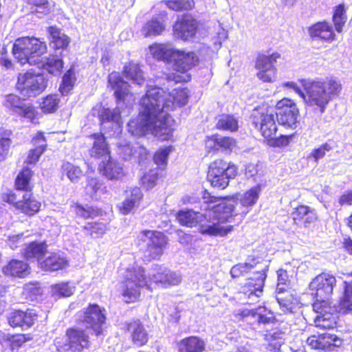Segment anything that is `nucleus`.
<instances>
[{
    "label": "nucleus",
    "mask_w": 352,
    "mask_h": 352,
    "mask_svg": "<svg viewBox=\"0 0 352 352\" xmlns=\"http://www.w3.org/2000/svg\"><path fill=\"white\" fill-rule=\"evenodd\" d=\"M188 91L178 87L166 93L159 87L148 86L140 100V112L137 119L128 123V130L133 135L151 133L162 140H168L173 130L174 120L169 112L188 102Z\"/></svg>",
    "instance_id": "1"
},
{
    "label": "nucleus",
    "mask_w": 352,
    "mask_h": 352,
    "mask_svg": "<svg viewBox=\"0 0 352 352\" xmlns=\"http://www.w3.org/2000/svg\"><path fill=\"white\" fill-rule=\"evenodd\" d=\"M231 201L219 203L210 208L206 209L204 214L196 212L192 210H180L177 219L183 226L193 227L199 224V231L202 234L224 236L230 232L233 226L226 225L231 217L233 209Z\"/></svg>",
    "instance_id": "2"
},
{
    "label": "nucleus",
    "mask_w": 352,
    "mask_h": 352,
    "mask_svg": "<svg viewBox=\"0 0 352 352\" xmlns=\"http://www.w3.org/2000/svg\"><path fill=\"white\" fill-rule=\"evenodd\" d=\"M305 93L294 82H285L283 87L292 89L314 110L322 114L329 103L342 90L340 81L333 78L302 80Z\"/></svg>",
    "instance_id": "3"
},
{
    "label": "nucleus",
    "mask_w": 352,
    "mask_h": 352,
    "mask_svg": "<svg viewBox=\"0 0 352 352\" xmlns=\"http://www.w3.org/2000/svg\"><path fill=\"white\" fill-rule=\"evenodd\" d=\"M266 267L258 257L250 256L246 261L234 265L230 270V275L232 278H238L253 272V275L250 277L242 287V293L248 304H254L258 300L263 292L265 280L266 278Z\"/></svg>",
    "instance_id": "4"
},
{
    "label": "nucleus",
    "mask_w": 352,
    "mask_h": 352,
    "mask_svg": "<svg viewBox=\"0 0 352 352\" xmlns=\"http://www.w3.org/2000/svg\"><path fill=\"white\" fill-rule=\"evenodd\" d=\"M45 42L35 37H22L17 38L12 47L14 58L21 65L38 64L41 57L47 52Z\"/></svg>",
    "instance_id": "5"
},
{
    "label": "nucleus",
    "mask_w": 352,
    "mask_h": 352,
    "mask_svg": "<svg viewBox=\"0 0 352 352\" xmlns=\"http://www.w3.org/2000/svg\"><path fill=\"white\" fill-rule=\"evenodd\" d=\"M261 192V187L259 186H254L243 194L240 195V197L237 199L239 200V209H236L235 205H238L239 203L236 201V199L232 197L230 199H222L220 197H215L210 195V192L205 190L203 193V199L205 204H212L214 203H217L221 201L220 203H225L228 201H232L233 204V209L232 212H230L231 217L230 219V221H227V223H230L232 221V219L234 216L241 214L243 216L247 214L250 208L256 203Z\"/></svg>",
    "instance_id": "6"
},
{
    "label": "nucleus",
    "mask_w": 352,
    "mask_h": 352,
    "mask_svg": "<svg viewBox=\"0 0 352 352\" xmlns=\"http://www.w3.org/2000/svg\"><path fill=\"white\" fill-rule=\"evenodd\" d=\"M124 281L121 285V293L123 300L127 302L137 301L140 296V289L144 286L148 287L144 270L142 267L135 266L126 270Z\"/></svg>",
    "instance_id": "7"
},
{
    "label": "nucleus",
    "mask_w": 352,
    "mask_h": 352,
    "mask_svg": "<svg viewBox=\"0 0 352 352\" xmlns=\"http://www.w3.org/2000/svg\"><path fill=\"white\" fill-rule=\"evenodd\" d=\"M47 86V79L43 74L33 70L19 73L16 89L25 98L36 97L41 94Z\"/></svg>",
    "instance_id": "8"
},
{
    "label": "nucleus",
    "mask_w": 352,
    "mask_h": 352,
    "mask_svg": "<svg viewBox=\"0 0 352 352\" xmlns=\"http://www.w3.org/2000/svg\"><path fill=\"white\" fill-rule=\"evenodd\" d=\"M89 338L86 330L80 327L69 328L66 337L57 338L54 345L58 352H82L89 348Z\"/></svg>",
    "instance_id": "9"
},
{
    "label": "nucleus",
    "mask_w": 352,
    "mask_h": 352,
    "mask_svg": "<svg viewBox=\"0 0 352 352\" xmlns=\"http://www.w3.org/2000/svg\"><path fill=\"white\" fill-rule=\"evenodd\" d=\"M104 311L96 304H90L76 314V322L87 329H91L96 336H99L102 333V325L106 320Z\"/></svg>",
    "instance_id": "10"
},
{
    "label": "nucleus",
    "mask_w": 352,
    "mask_h": 352,
    "mask_svg": "<svg viewBox=\"0 0 352 352\" xmlns=\"http://www.w3.org/2000/svg\"><path fill=\"white\" fill-rule=\"evenodd\" d=\"M236 175V167L228 164L222 160L214 161L209 166L207 178L211 186L214 188L224 189L229 180Z\"/></svg>",
    "instance_id": "11"
},
{
    "label": "nucleus",
    "mask_w": 352,
    "mask_h": 352,
    "mask_svg": "<svg viewBox=\"0 0 352 352\" xmlns=\"http://www.w3.org/2000/svg\"><path fill=\"white\" fill-rule=\"evenodd\" d=\"M172 61L174 70L183 75L173 74L168 76V79L175 82H187L190 77L186 73L198 63L199 58L193 52H186L176 50Z\"/></svg>",
    "instance_id": "12"
},
{
    "label": "nucleus",
    "mask_w": 352,
    "mask_h": 352,
    "mask_svg": "<svg viewBox=\"0 0 352 352\" xmlns=\"http://www.w3.org/2000/svg\"><path fill=\"white\" fill-rule=\"evenodd\" d=\"M336 285V277L331 274L321 273L315 277L309 283L310 294L316 298L315 302L328 305L327 300L331 296Z\"/></svg>",
    "instance_id": "13"
},
{
    "label": "nucleus",
    "mask_w": 352,
    "mask_h": 352,
    "mask_svg": "<svg viewBox=\"0 0 352 352\" xmlns=\"http://www.w3.org/2000/svg\"><path fill=\"white\" fill-rule=\"evenodd\" d=\"M253 124L259 129L262 135L265 138H277V126L275 122V114L272 109L261 108L252 114Z\"/></svg>",
    "instance_id": "14"
},
{
    "label": "nucleus",
    "mask_w": 352,
    "mask_h": 352,
    "mask_svg": "<svg viewBox=\"0 0 352 352\" xmlns=\"http://www.w3.org/2000/svg\"><path fill=\"white\" fill-rule=\"evenodd\" d=\"M138 239L146 244L149 260L159 258L167 243L166 237L163 233L153 230H142L138 234Z\"/></svg>",
    "instance_id": "15"
},
{
    "label": "nucleus",
    "mask_w": 352,
    "mask_h": 352,
    "mask_svg": "<svg viewBox=\"0 0 352 352\" xmlns=\"http://www.w3.org/2000/svg\"><path fill=\"white\" fill-rule=\"evenodd\" d=\"M277 111L274 113L278 123L285 127L293 128L297 122L298 110L290 99L283 98L276 104Z\"/></svg>",
    "instance_id": "16"
},
{
    "label": "nucleus",
    "mask_w": 352,
    "mask_h": 352,
    "mask_svg": "<svg viewBox=\"0 0 352 352\" xmlns=\"http://www.w3.org/2000/svg\"><path fill=\"white\" fill-rule=\"evenodd\" d=\"M280 57L277 53L270 56L263 54L258 56L255 64V68L258 70L256 76L261 80L266 82H271L275 80L276 77V69L274 63Z\"/></svg>",
    "instance_id": "17"
},
{
    "label": "nucleus",
    "mask_w": 352,
    "mask_h": 352,
    "mask_svg": "<svg viewBox=\"0 0 352 352\" xmlns=\"http://www.w3.org/2000/svg\"><path fill=\"white\" fill-rule=\"evenodd\" d=\"M3 105L12 111V113L17 114L32 122H35L36 113L34 108L30 104L24 103L19 96L14 94L6 95L4 98Z\"/></svg>",
    "instance_id": "18"
},
{
    "label": "nucleus",
    "mask_w": 352,
    "mask_h": 352,
    "mask_svg": "<svg viewBox=\"0 0 352 352\" xmlns=\"http://www.w3.org/2000/svg\"><path fill=\"white\" fill-rule=\"evenodd\" d=\"M342 342L339 337L331 333L313 335L307 339V343L311 349L322 351H333L339 347Z\"/></svg>",
    "instance_id": "19"
},
{
    "label": "nucleus",
    "mask_w": 352,
    "mask_h": 352,
    "mask_svg": "<svg viewBox=\"0 0 352 352\" xmlns=\"http://www.w3.org/2000/svg\"><path fill=\"white\" fill-rule=\"evenodd\" d=\"M197 30V21L190 16H185L177 21L173 26V34L177 38L190 41Z\"/></svg>",
    "instance_id": "20"
},
{
    "label": "nucleus",
    "mask_w": 352,
    "mask_h": 352,
    "mask_svg": "<svg viewBox=\"0 0 352 352\" xmlns=\"http://www.w3.org/2000/svg\"><path fill=\"white\" fill-rule=\"evenodd\" d=\"M109 85L115 91V96L118 100L129 103L133 102L135 98L130 94L129 84L124 81L118 72H112L109 75Z\"/></svg>",
    "instance_id": "21"
},
{
    "label": "nucleus",
    "mask_w": 352,
    "mask_h": 352,
    "mask_svg": "<svg viewBox=\"0 0 352 352\" xmlns=\"http://www.w3.org/2000/svg\"><path fill=\"white\" fill-rule=\"evenodd\" d=\"M149 276L150 280L155 283H160L165 287L178 285L182 280L181 276L176 272L157 265L153 267V272L149 274Z\"/></svg>",
    "instance_id": "22"
},
{
    "label": "nucleus",
    "mask_w": 352,
    "mask_h": 352,
    "mask_svg": "<svg viewBox=\"0 0 352 352\" xmlns=\"http://www.w3.org/2000/svg\"><path fill=\"white\" fill-rule=\"evenodd\" d=\"M100 120L104 129H112L113 135H118L121 133L122 122L120 112L118 109H103L100 114Z\"/></svg>",
    "instance_id": "23"
},
{
    "label": "nucleus",
    "mask_w": 352,
    "mask_h": 352,
    "mask_svg": "<svg viewBox=\"0 0 352 352\" xmlns=\"http://www.w3.org/2000/svg\"><path fill=\"white\" fill-rule=\"evenodd\" d=\"M313 308L315 311L319 314L314 320L315 325L317 327L324 329H331L336 325V317L333 314L328 313L331 309L327 305H321L320 302H314Z\"/></svg>",
    "instance_id": "24"
},
{
    "label": "nucleus",
    "mask_w": 352,
    "mask_h": 352,
    "mask_svg": "<svg viewBox=\"0 0 352 352\" xmlns=\"http://www.w3.org/2000/svg\"><path fill=\"white\" fill-rule=\"evenodd\" d=\"M308 34L314 40L331 42L336 39V34L333 28L327 21L316 23L308 28Z\"/></svg>",
    "instance_id": "25"
},
{
    "label": "nucleus",
    "mask_w": 352,
    "mask_h": 352,
    "mask_svg": "<svg viewBox=\"0 0 352 352\" xmlns=\"http://www.w3.org/2000/svg\"><path fill=\"white\" fill-rule=\"evenodd\" d=\"M37 315L32 309H28L26 311L16 310L10 314L8 320L12 327L29 328L34 324Z\"/></svg>",
    "instance_id": "26"
},
{
    "label": "nucleus",
    "mask_w": 352,
    "mask_h": 352,
    "mask_svg": "<svg viewBox=\"0 0 352 352\" xmlns=\"http://www.w3.org/2000/svg\"><path fill=\"white\" fill-rule=\"evenodd\" d=\"M143 199L140 188L135 187L126 191L125 199L119 205V210L122 214H128L139 208Z\"/></svg>",
    "instance_id": "27"
},
{
    "label": "nucleus",
    "mask_w": 352,
    "mask_h": 352,
    "mask_svg": "<svg viewBox=\"0 0 352 352\" xmlns=\"http://www.w3.org/2000/svg\"><path fill=\"white\" fill-rule=\"evenodd\" d=\"M99 168L101 174L110 180H118L124 175L122 164L110 156L101 162Z\"/></svg>",
    "instance_id": "28"
},
{
    "label": "nucleus",
    "mask_w": 352,
    "mask_h": 352,
    "mask_svg": "<svg viewBox=\"0 0 352 352\" xmlns=\"http://www.w3.org/2000/svg\"><path fill=\"white\" fill-rule=\"evenodd\" d=\"M89 140L92 142V147L89 150V154L91 157L99 159L107 158L110 156L109 148L104 135L94 133L89 137Z\"/></svg>",
    "instance_id": "29"
},
{
    "label": "nucleus",
    "mask_w": 352,
    "mask_h": 352,
    "mask_svg": "<svg viewBox=\"0 0 352 352\" xmlns=\"http://www.w3.org/2000/svg\"><path fill=\"white\" fill-rule=\"evenodd\" d=\"M41 206L38 201L30 192H25L23 198L16 204V209L28 216H33L36 214Z\"/></svg>",
    "instance_id": "30"
},
{
    "label": "nucleus",
    "mask_w": 352,
    "mask_h": 352,
    "mask_svg": "<svg viewBox=\"0 0 352 352\" xmlns=\"http://www.w3.org/2000/svg\"><path fill=\"white\" fill-rule=\"evenodd\" d=\"M67 265V260L63 253H52L45 259L39 260V267L45 271H57Z\"/></svg>",
    "instance_id": "31"
},
{
    "label": "nucleus",
    "mask_w": 352,
    "mask_h": 352,
    "mask_svg": "<svg viewBox=\"0 0 352 352\" xmlns=\"http://www.w3.org/2000/svg\"><path fill=\"white\" fill-rule=\"evenodd\" d=\"M243 317L252 316L258 324H272L276 318L273 312L265 307H258L255 310H243L241 313Z\"/></svg>",
    "instance_id": "32"
},
{
    "label": "nucleus",
    "mask_w": 352,
    "mask_h": 352,
    "mask_svg": "<svg viewBox=\"0 0 352 352\" xmlns=\"http://www.w3.org/2000/svg\"><path fill=\"white\" fill-rule=\"evenodd\" d=\"M177 345L179 352H203L206 342L197 336H190L180 340Z\"/></svg>",
    "instance_id": "33"
},
{
    "label": "nucleus",
    "mask_w": 352,
    "mask_h": 352,
    "mask_svg": "<svg viewBox=\"0 0 352 352\" xmlns=\"http://www.w3.org/2000/svg\"><path fill=\"white\" fill-rule=\"evenodd\" d=\"M3 271L6 275L19 278H24L30 272L29 265L26 263L15 259L10 261L3 267Z\"/></svg>",
    "instance_id": "34"
},
{
    "label": "nucleus",
    "mask_w": 352,
    "mask_h": 352,
    "mask_svg": "<svg viewBox=\"0 0 352 352\" xmlns=\"http://www.w3.org/2000/svg\"><path fill=\"white\" fill-rule=\"evenodd\" d=\"M128 330L131 332L133 342L139 346L148 341V335L144 326L140 321H133L129 324Z\"/></svg>",
    "instance_id": "35"
},
{
    "label": "nucleus",
    "mask_w": 352,
    "mask_h": 352,
    "mask_svg": "<svg viewBox=\"0 0 352 352\" xmlns=\"http://www.w3.org/2000/svg\"><path fill=\"white\" fill-rule=\"evenodd\" d=\"M285 333L280 329H272L265 336L267 349L270 351H278L284 344Z\"/></svg>",
    "instance_id": "36"
},
{
    "label": "nucleus",
    "mask_w": 352,
    "mask_h": 352,
    "mask_svg": "<svg viewBox=\"0 0 352 352\" xmlns=\"http://www.w3.org/2000/svg\"><path fill=\"white\" fill-rule=\"evenodd\" d=\"M176 50L167 44H155L150 46V52L157 60L171 62Z\"/></svg>",
    "instance_id": "37"
},
{
    "label": "nucleus",
    "mask_w": 352,
    "mask_h": 352,
    "mask_svg": "<svg viewBox=\"0 0 352 352\" xmlns=\"http://www.w3.org/2000/svg\"><path fill=\"white\" fill-rule=\"evenodd\" d=\"M38 67L43 68L50 74L53 75H58L61 72L63 68V61L56 56H50V57H41V63L36 64Z\"/></svg>",
    "instance_id": "38"
},
{
    "label": "nucleus",
    "mask_w": 352,
    "mask_h": 352,
    "mask_svg": "<svg viewBox=\"0 0 352 352\" xmlns=\"http://www.w3.org/2000/svg\"><path fill=\"white\" fill-rule=\"evenodd\" d=\"M292 219L296 224L303 222L305 226L311 223L316 219L315 212L310 210L308 206H299L292 214Z\"/></svg>",
    "instance_id": "39"
},
{
    "label": "nucleus",
    "mask_w": 352,
    "mask_h": 352,
    "mask_svg": "<svg viewBox=\"0 0 352 352\" xmlns=\"http://www.w3.org/2000/svg\"><path fill=\"white\" fill-rule=\"evenodd\" d=\"M124 74L126 78L131 80L133 84L141 86L145 82L143 72L138 64L129 63L125 65Z\"/></svg>",
    "instance_id": "40"
},
{
    "label": "nucleus",
    "mask_w": 352,
    "mask_h": 352,
    "mask_svg": "<svg viewBox=\"0 0 352 352\" xmlns=\"http://www.w3.org/2000/svg\"><path fill=\"white\" fill-rule=\"evenodd\" d=\"M46 248L44 243L32 242L25 248L23 254L28 260L36 258L39 263V260H43L42 256L46 252Z\"/></svg>",
    "instance_id": "41"
},
{
    "label": "nucleus",
    "mask_w": 352,
    "mask_h": 352,
    "mask_svg": "<svg viewBox=\"0 0 352 352\" xmlns=\"http://www.w3.org/2000/svg\"><path fill=\"white\" fill-rule=\"evenodd\" d=\"M12 132L3 127L0 128V162L4 161L9 155L12 144L10 136Z\"/></svg>",
    "instance_id": "42"
},
{
    "label": "nucleus",
    "mask_w": 352,
    "mask_h": 352,
    "mask_svg": "<svg viewBox=\"0 0 352 352\" xmlns=\"http://www.w3.org/2000/svg\"><path fill=\"white\" fill-rule=\"evenodd\" d=\"M87 193L93 199H98L102 195L106 193L107 187L104 184L97 178H90L88 179L86 186Z\"/></svg>",
    "instance_id": "43"
},
{
    "label": "nucleus",
    "mask_w": 352,
    "mask_h": 352,
    "mask_svg": "<svg viewBox=\"0 0 352 352\" xmlns=\"http://www.w3.org/2000/svg\"><path fill=\"white\" fill-rule=\"evenodd\" d=\"M48 32L52 37V43H54L56 49H63L68 45L69 43V37L62 33L58 28L50 27L48 28Z\"/></svg>",
    "instance_id": "44"
},
{
    "label": "nucleus",
    "mask_w": 352,
    "mask_h": 352,
    "mask_svg": "<svg viewBox=\"0 0 352 352\" xmlns=\"http://www.w3.org/2000/svg\"><path fill=\"white\" fill-rule=\"evenodd\" d=\"M32 175V171L28 168H23L19 173L16 181L15 186L16 189L30 191V181Z\"/></svg>",
    "instance_id": "45"
},
{
    "label": "nucleus",
    "mask_w": 352,
    "mask_h": 352,
    "mask_svg": "<svg viewBox=\"0 0 352 352\" xmlns=\"http://www.w3.org/2000/svg\"><path fill=\"white\" fill-rule=\"evenodd\" d=\"M28 3L33 7L31 8V12L35 13L38 18L50 12V4L48 0H28Z\"/></svg>",
    "instance_id": "46"
},
{
    "label": "nucleus",
    "mask_w": 352,
    "mask_h": 352,
    "mask_svg": "<svg viewBox=\"0 0 352 352\" xmlns=\"http://www.w3.org/2000/svg\"><path fill=\"white\" fill-rule=\"evenodd\" d=\"M62 170L72 182H77L83 175V172L79 166L68 162L63 164Z\"/></svg>",
    "instance_id": "47"
},
{
    "label": "nucleus",
    "mask_w": 352,
    "mask_h": 352,
    "mask_svg": "<svg viewBox=\"0 0 352 352\" xmlns=\"http://www.w3.org/2000/svg\"><path fill=\"white\" fill-rule=\"evenodd\" d=\"M238 127V120L232 116L222 115L218 118L217 128L219 129L235 131Z\"/></svg>",
    "instance_id": "48"
},
{
    "label": "nucleus",
    "mask_w": 352,
    "mask_h": 352,
    "mask_svg": "<svg viewBox=\"0 0 352 352\" xmlns=\"http://www.w3.org/2000/svg\"><path fill=\"white\" fill-rule=\"evenodd\" d=\"M164 30V25L156 19H152L144 25L142 34L144 36H151L160 34Z\"/></svg>",
    "instance_id": "49"
},
{
    "label": "nucleus",
    "mask_w": 352,
    "mask_h": 352,
    "mask_svg": "<svg viewBox=\"0 0 352 352\" xmlns=\"http://www.w3.org/2000/svg\"><path fill=\"white\" fill-rule=\"evenodd\" d=\"M333 21L336 30L338 32H341L342 31V28L346 21V11L343 5H339L336 7L333 15Z\"/></svg>",
    "instance_id": "50"
},
{
    "label": "nucleus",
    "mask_w": 352,
    "mask_h": 352,
    "mask_svg": "<svg viewBox=\"0 0 352 352\" xmlns=\"http://www.w3.org/2000/svg\"><path fill=\"white\" fill-rule=\"evenodd\" d=\"M42 289L38 283H30L25 284L23 287V294L27 300L34 301L41 296Z\"/></svg>",
    "instance_id": "51"
},
{
    "label": "nucleus",
    "mask_w": 352,
    "mask_h": 352,
    "mask_svg": "<svg viewBox=\"0 0 352 352\" xmlns=\"http://www.w3.org/2000/svg\"><path fill=\"white\" fill-rule=\"evenodd\" d=\"M59 102L57 95H49L41 103V108L44 113H53L58 109Z\"/></svg>",
    "instance_id": "52"
},
{
    "label": "nucleus",
    "mask_w": 352,
    "mask_h": 352,
    "mask_svg": "<svg viewBox=\"0 0 352 352\" xmlns=\"http://www.w3.org/2000/svg\"><path fill=\"white\" fill-rule=\"evenodd\" d=\"M210 141L214 144L226 151H231L235 146V140L229 137H224L218 135H213Z\"/></svg>",
    "instance_id": "53"
},
{
    "label": "nucleus",
    "mask_w": 352,
    "mask_h": 352,
    "mask_svg": "<svg viewBox=\"0 0 352 352\" xmlns=\"http://www.w3.org/2000/svg\"><path fill=\"white\" fill-rule=\"evenodd\" d=\"M85 230L89 232L92 238L98 239L106 232L107 225L102 222L91 223L85 226Z\"/></svg>",
    "instance_id": "54"
},
{
    "label": "nucleus",
    "mask_w": 352,
    "mask_h": 352,
    "mask_svg": "<svg viewBox=\"0 0 352 352\" xmlns=\"http://www.w3.org/2000/svg\"><path fill=\"white\" fill-rule=\"evenodd\" d=\"M162 3L170 9L175 11L188 10L192 8L194 5L193 0H164Z\"/></svg>",
    "instance_id": "55"
},
{
    "label": "nucleus",
    "mask_w": 352,
    "mask_h": 352,
    "mask_svg": "<svg viewBox=\"0 0 352 352\" xmlns=\"http://www.w3.org/2000/svg\"><path fill=\"white\" fill-rule=\"evenodd\" d=\"M76 78L74 73L72 70L67 71V73L63 76L62 84L60 86L59 90L63 95H67L72 89Z\"/></svg>",
    "instance_id": "56"
},
{
    "label": "nucleus",
    "mask_w": 352,
    "mask_h": 352,
    "mask_svg": "<svg viewBox=\"0 0 352 352\" xmlns=\"http://www.w3.org/2000/svg\"><path fill=\"white\" fill-rule=\"evenodd\" d=\"M332 146L330 144L326 142L320 146L315 148L307 156V159L313 160L314 162L318 163V161L322 159L327 152L331 151Z\"/></svg>",
    "instance_id": "57"
},
{
    "label": "nucleus",
    "mask_w": 352,
    "mask_h": 352,
    "mask_svg": "<svg viewBox=\"0 0 352 352\" xmlns=\"http://www.w3.org/2000/svg\"><path fill=\"white\" fill-rule=\"evenodd\" d=\"M74 288L69 286L68 283H60L54 285L52 292L54 295L59 297H68L73 294Z\"/></svg>",
    "instance_id": "58"
},
{
    "label": "nucleus",
    "mask_w": 352,
    "mask_h": 352,
    "mask_svg": "<svg viewBox=\"0 0 352 352\" xmlns=\"http://www.w3.org/2000/svg\"><path fill=\"white\" fill-rule=\"evenodd\" d=\"M344 285V296L340 305L343 309L352 310V284L345 281Z\"/></svg>",
    "instance_id": "59"
},
{
    "label": "nucleus",
    "mask_w": 352,
    "mask_h": 352,
    "mask_svg": "<svg viewBox=\"0 0 352 352\" xmlns=\"http://www.w3.org/2000/svg\"><path fill=\"white\" fill-rule=\"evenodd\" d=\"M118 153L124 160L134 155L136 151H134V147L132 146L126 140H121L118 143Z\"/></svg>",
    "instance_id": "60"
},
{
    "label": "nucleus",
    "mask_w": 352,
    "mask_h": 352,
    "mask_svg": "<svg viewBox=\"0 0 352 352\" xmlns=\"http://www.w3.org/2000/svg\"><path fill=\"white\" fill-rule=\"evenodd\" d=\"M228 38V32L223 28L219 24L217 29L215 36L213 38V44L216 49L221 47L222 42Z\"/></svg>",
    "instance_id": "61"
},
{
    "label": "nucleus",
    "mask_w": 352,
    "mask_h": 352,
    "mask_svg": "<svg viewBox=\"0 0 352 352\" xmlns=\"http://www.w3.org/2000/svg\"><path fill=\"white\" fill-rule=\"evenodd\" d=\"M142 184L147 188L150 189L155 186L157 180V173L155 170H151L145 174L141 179Z\"/></svg>",
    "instance_id": "62"
},
{
    "label": "nucleus",
    "mask_w": 352,
    "mask_h": 352,
    "mask_svg": "<svg viewBox=\"0 0 352 352\" xmlns=\"http://www.w3.org/2000/svg\"><path fill=\"white\" fill-rule=\"evenodd\" d=\"M74 208L76 214L85 219L93 217L98 214L97 211L88 206L83 207L80 205H76Z\"/></svg>",
    "instance_id": "63"
},
{
    "label": "nucleus",
    "mask_w": 352,
    "mask_h": 352,
    "mask_svg": "<svg viewBox=\"0 0 352 352\" xmlns=\"http://www.w3.org/2000/svg\"><path fill=\"white\" fill-rule=\"evenodd\" d=\"M74 208L76 214L85 219L93 217L98 214L97 211L88 206L83 207L80 205H76Z\"/></svg>",
    "instance_id": "64"
}]
</instances>
